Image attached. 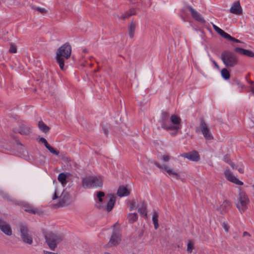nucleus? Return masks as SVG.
Listing matches in <instances>:
<instances>
[{
    "label": "nucleus",
    "instance_id": "obj_17",
    "mask_svg": "<svg viewBox=\"0 0 254 254\" xmlns=\"http://www.w3.org/2000/svg\"><path fill=\"white\" fill-rule=\"evenodd\" d=\"M231 207L230 202L225 200L223 201L221 205L217 208V210L221 214L226 213Z\"/></svg>",
    "mask_w": 254,
    "mask_h": 254
},
{
    "label": "nucleus",
    "instance_id": "obj_21",
    "mask_svg": "<svg viewBox=\"0 0 254 254\" xmlns=\"http://www.w3.org/2000/svg\"><path fill=\"white\" fill-rule=\"evenodd\" d=\"M190 11L191 12V15L193 18H194L197 21L204 23L205 20L204 18L201 16V15L196 11H195L193 8L190 7Z\"/></svg>",
    "mask_w": 254,
    "mask_h": 254
},
{
    "label": "nucleus",
    "instance_id": "obj_2",
    "mask_svg": "<svg viewBox=\"0 0 254 254\" xmlns=\"http://www.w3.org/2000/svg\"><path fill=\"white\" fill-rule=\"evenodd\" d=\"M53 200L58 199V207H64L70 204L71 198L69 195L64 191L63 187H56L54 194L52 197Z\"/></svg>",
    "mask_w": 254,
    "mask_h": 254
},
{
    "label": "nucleus",
    "instance_id": "obj_5",
    "mask_svg": "<svg viewBox=\"0 0 254 254\" xmlns=\"http://www.w3.org/2000/svg\"><path fill=\"white\" fill-rule=\"evenodd\" d=\"M250 200L248 195L244 191L240 190L238 197V201L236 202V207L241 213L245 211L248 207Z\"/></svg>",
    "mask_w": 254,
    "mask_h": 254
},
{
    "label": "nucleus",
    "instance_id": "obj_38",
    "mask_svg": "<svg viewBox=\"0 0 254 254\" xmlns=\"http://www.w3.org/2000/svg\"><path fill=\"white\" fill-rule=\"evenodd\" d=\"M39 141L44 143L46 147L49 145L47 140L45 138H43V137L40 138Z\"/></svg>",
    "mask_w": 254,
    "mask_h": 254
},
{
    "label": "nucleus",
    "instance_id": "obj_25",
    "mask_svg": "<svg viewBox=\"0 0 254 254\" xmlns=\"http://www.w3.org/2000/svg\"><path fill=\"white\" fill-rule=\"evenodd\" d=\"M39 129L44 132H47L49 130V127L47 126L43 122H39L38 124Z\"/></svg>",
    "mask_w": 254,
    "mask_h": 254
},
{
    "label": "nucleus",
    "instance_id": "obj_14",
    "mask_svg": "<svg viewBox=\"0 0 254 254\" xmlns=\"http://www.w3.org/2000/svg\"><path fill=\"white\" fill-rule=\"evenodd\" d=\"M116 197L111 194L107 195V201L106 206L104 208H106L108 212L111 211L115 204Z\"/></svg>",
    "mask_w": 254,
    "mask_h": 254
},
{
    "label": "nucleus",
    "instance_id": "obj_39",
    "mask_svg": "<svg viewBox=\"0 0 254 254\" xmlns=\"http://www.w3.org/2000/svg\"><path fill=\"white\" fill-rule=\"evenodd\" d=\"M25 210L26 211H28L30 213H36V211L34 210V209L33 207H29V208L25 209Z\"/></svg>",
    "mask_w": 254,
    "mask_h": 254
},
{
    "label": "nucleus",
    "instance_id": "obj_34",
    "mask_svg": "<svg viewBox=\"0 0 254 254\" xmlns=\"http://www.w3.org/2000/svg\"><path fill=\"white\" fill-rule=\"evenodd\" d=\"M244 55L247 56L249 57H254V53L249 50H245Z\"/></svg>",
    "mask_w": 254,
    "mask_h": 254
},
{
    "label": "nucleus",
    "instance_id": "obj_7",
    "mask_svg": "<svg viewBox=\"0 0 254 254\" xmlns=\"http://www.w3.org/2000/svg\"><path fill=\"white\" fill-rule=\"evenodd\" d=\"M45 239L47 245L52 250H55L57 245L62 240L61 237L51 232L47 233L45 235Z\"/></svg>",
    "mask_w": 254,
    "mask_h": 254
},
{
    "label": "nucleus",
    "instance_id": "obj_22",
    "mask_svg": "<svg viewBox=\"0 0 254 254\" xmlns=\"http://www.w3.org/2000/svg\"><path fill=\"white\" fill-rule=\"evenodd\" d=\"M67 175L64 173L60 174L58 176V180L62 184V185L57 186L56 187H63V189H64L67 183Z\"/></svg>",
    "mask_w": 254,
    "mask_h": 254
},
{
    "label": "nucleus",
    "instance_id": "obj_36",
    "mask_svg": "<svg viewBox=\"0 0 254 254\" xmlns=\"http://www.w3.org/2000/svg\"><path fill=\"white\" fill-rule=\"evenodd\" d=\"M245 50V49H242L241 48H236L235 49L234 51H235V52H236L239 54L244 55Z\"/></svg>",
    "mask_w": 254,
    "mask_h": 254
},
{
    "label": "nucleus",
    "instance_id": "obj_10",
    "mask_svg": "<svg viewBox=\"0 0 254 254\" xmlns=\"http://www.w3.org/2000/svg\"><path fill=\"white\" fill-rule=\"evenodd\" d=\"M97 206L100 208H103L106 206L107 201V195L102 191H99L97 194Z\"/></svg>",
    "mask_w": 254,
    "mask_h": 254
},
{
    "label": "nucleus",
    "instance_id": "obj_24",
    "mask_svg": "<svg viewBox=\"0 0 254 254\" xmlns=\"http://www.w3.org/2000/svg\"><path fill=\"white\" fill-rule=\"evenodd\" d=\"M138 217L136 213H129L127 216V219L130 223H133L137 220Z\"/></svg>",
    "mask_w": 254,
    "mask_h": 254
},
{
    "label": "nucleus",
    "instance_id": "obj_31",
    "mask_svg": "<svg viewBox=\"0 0 254 254\" xmlns=\"http://www.w3.org/2000/svg\"><path fill=\"white\" fill-rule=\"evenodd\" d=\"M212 26L214 29L221 36H223V35L225 34V32L223 30H222L221 28H220L215 24H213Z\"/></svg>",
    "mask_w": 254,
    "mask_h": 254
},
{
    "label": "nucleus",
    "instance_id": "obj_27",
    "mask_svg": "<svg viewBox=\"0 0 254 254\" xmlns=\"http://www.w3.org/2000/svg\"><path fill=\"white\" fill-rule=\"evenodd\" d=\"M32 8L35 11H37L38 13L44 14L47 12V10L45 8L40 7L36 6H32Z\"/></svg>",
    "mask_w": 254,
    "mask_h": 254
},
{
    "label": "nucleus",
    "instance_id": "obj_4",
    "mask_svg": "<svg viewBox=\"0 0 254 254\" xmlns=\"http://www.w3.org/2000/svg\"><path fill=\"white\" fill-rule=\"evenodd\" d=\"M181 119L176 115H172L170 118V123L169 125H165L164 128L168 130H172L171 134L176 135L181 128Z\"/></svg>",
    "mask_w": 254,
    "mask_h": 254
},
{
    "label": "nucleus",
    "instance_id": "obj_47",
    "mask_svg": "<svg viewBox=\"0 0 254 254\" xmlns=\"http://www.w3.org/2000/svg\"><path fill=\"white\" fill-rule=\"evenodd\" d=\"M105 254H110L108 253H105Z\"/></svg>",
    "mask_w": 254,
    "mask_h": 254
},
{
    "label": "nucleus",
    "instance_id": "obj_16",
    "mask_svg": "<svg viewBox=\"0 0 254 254\" xmlns=\"http://www.w3.org/2000/svg\"><path fill=\"white\" fill-rule=\"evenodd\" d=\"M181 156L192 161L197 162L200 160L198 153L194 151L183 154Z\"/></svg>",
    "mask_w": 254,
    "mask_h": 254
},
{
    "label": "nucleus",
    "instance_id": "obj_45",
    "mask_svg": "<svg viewBox=\"0 0 254 254\" xmlns=\"http://www.w3.org/2000/svg\"><path fill=\"white\" fill-rule=\"evenodd\" d=\"M252 92L254 94V84L252 85Z\"/></svg>",
    "mask_w": 254,
    "mask_h": 254
},
{
    "label": "nucleus",
    "instance_id": "obj_6",
    "mask_svg": "<svg viewBox=\"0 0 254 254\" xmlns=\"http://www.w3.org/2000/svg\"><path fill=\"white\" fill-rule=\"evenodd\" d=\"M221 59L224 64L227 67L234 66L237 64V58L233 53L224 52L221 55Z\"/></svg>",
    "mask_w": 254,
    "mask_h": 254
},
{
    "label": "nucleus",
    "instance_id": "obj_35",
    "mask_svg": "<svg viewBox=\"0 0 254 254\" xmlns=\"http://www.w3.org/2000/svg\"><path fill=\"white\" fill-rule=\"evenodd\" d=\"M9 51L11 53H15L17 52L16 47L15 45L11 44L10 45Z\"/></svg>",
    "mask_w": 254,
    "mask_h": 254
},
{
    "label": "nucleus",
    "instance_id": "obj_1",
    "mask_svg": "<svg viewBox=\"0 0 254 254\" xmlns=\"http://www.w3.org/2000/svg\"><path fill=\"white\" fill-rule=\"evenodd\" d=\"M71 53V48L68 43L64 44L57 50L56 60L62 70L64 69V61L70 57Z\"/></svg>",
    "mask_w": 254,
    "mask_h": 254
},
{
    "label": "nucleus",
    "instance_id": "obj_33",
    "mask_svg": "<svg viewBox=\"0 0 254 254\" xmlns=\"http://www.w3.org/2000/svg\"><path fill=\"white\" fill-rule=\"evenodd\" d=\"M46 148L49 150V151L51 153L57 155H59V152L57 150L55 149L53 147L51 146L49 144L46 147Z\"/></svg>",
    "mask_w": 254,
    "mask_h": 254
},
{
    "label": "nucleus",
    "instance_id": "obj_26",
    "mask_svg": "<svg viewBox=\"0 0 254 254\" xmlns=\"http://www.w3.org/2000/svg\"><path fill=\"white\" fill-rule=\"evenodd\" d=\"M221 75L225 79H228L230 78V73L226 68H223L221 71Z\"/></svg>",
    "mask_w": 254,
    "mask_h": 254
},
{
    "label": "nucleus",
    "instance_id": "obj_41",
    "mask_svg": "<svg viewBox=\"0 0 254 254\" xmlns=\"http://www.w3.org/2000/svg\"><path fill=\"white\" fill-rule=\"evenodd\" d=\"M223 228L224 229V230H225V231L226 232H228V231L229 227L226 224L224 223L223 224Z\"/></svg>",
    "mask_w": 254,
    "mask_h": 254
},
{
    "label": "nucleus",
    "instance_id": "obj_23",
    "mask_svg": "<svg viewBox=\"0 0 254 254\" xmlns=\"http://www.w3.org/2000/svg\"><path fill=\"white\" fill-rule=\"evenodd\" d=\"M158 217L159 213L156 211H154L152 213V219L155 229H157L159 227Z\"/></svg>",
    "mask_w": 254,
    "mask_h": 254
},
{
    "label": "nucleus",
    "instance_id": "obj_37",
    "mask_svg": "<svg viewBox=\"0 0 254 254\" xmlns=\"http://www.w3.org/2000/svg\"><path fill=\"white\" fill-rule=\"evenodd\" d=\"M224 38L230 40V41H232V40H233V37H232L231 36H230L229 34H228V33H225V34L223 35V36H222Z\"/></svg>",
    "mask_w": 254,
    "mask_h": 254
},
{
    "label": "nucleus",
    "instance_id": "obj_8",
    "mask_svg": "<svg viewBox=\"0 0 254 254\" xmlns=\"http://www.w3.org/2000/svg\"><path fill=\"white\" fill-rule=\"evenodd\" d=\"M20 229L21 237L23 242L28 244H31L33 240L27 227L25 225H21Z\"/></svg>",
    "mask_w": 254,
    "mask_h": 254
},
{
    "label": "nucleus",
    "instance_id": "obj_12",
    "mask_svg": "<svg viewBox=\"0 0 254 254\" xmlns=\"http://www.w3.org/2000/svg\"><path fill=\"white\" fill-rule=\"evenodd\" d=\"M121 242V234L119 233H114L108 242V247H115L119 245Z\"/></svg>",
    "mask_w": 254,
    "mask_h": 254
},
{
    "label": "nucleus",
    "instance_id": "obj_3",
    "mask_svg": "<svg viewBox=\"0 0 254 254\" xmlns=\"http://www.w3.org/2000/svg\"><path fill=\"white\" fill-rule=\"evenodd\" d=\"M103 177L101 176H89L83 179L82 186L85 189L102 187L103 186Z\"/></svg>",
    "mask_w": 254,
    "mask_h": 254
},
{
    "label": "nucleus",
    "instance_id": "obj_13",
    "mask_svg": "<svg viewBox=\"0 0 254 254\" xmlns=\"http://www.w3.org/2000/svg\"><path fill=\"white\" fill-rule=\"evenodd\" d=\"M157 166L160 168H161L162 170L165 171L167 173V174L171 177L176 179H179L180 175L173 168L167 167L165 165H159V164H156Z\"/></svg>",
    "mask_w": 254,
    "mask_h": 254
},
{
    "label": "nucleus",
    "instance_id": "obj_46",
    "mask_svg": "<svg viewBox=\"0 0 254 254\" xmlns=\"http://www.w3.org/2000/svg\"><path fill=\"white\" fill-rule=\"evenodd\" d=\"M214 63L217 66V65L216 64V63L214 62Z\"/></svg>",
    "mask_w": 254,
    "mask_h": 254
},
{
    "label": "nucleus",
    "instance_id": "obj_19",
    "mask_svg": "<svg viewBox=\"0 0 254 254\" xmlns=\"http://www.w3.org/2000/svg\"><path fill=\"white\" fill-rule=\"evenodd\" d=\"M130 192V190L126 187L121 186L118 190L117 195L120 197L127 196L129 194Z\"/></svg>",
    "mask_w": 254,
    "mask_h": 254
},
{
    "label": "nucleus",
    "instance_id": "obj_48",
    "mask_svg": "<svg viewBox=\"0 0 254 254\" xmlns=\"http://www.w3.org/2000/svg\"><path fill=\"white\" fill-rule=\"evenodd\" d=\"M253 189H254V186H253Z\"/></svg>",
    "mask_w": 254,
    "mask_h": 254
},
{
    "label": "nucleus",
    "instance_id": "obj_30",
    "mask_svg": "<svg viewBox=\"0 0 254 254\" xmlns=\"http://www.w3.org/2000/svg\"><path fill=\"white\" fill-rule=\"evenodd\" d=\"M135 26L134 24L131 23L128 28L129 35L130 37H132L134 34Z\"/></svg>",
    "mask_w": 254,
    "mask_h": 254
},
{
    "label": "nucleus",
    "instance_id": "obj_40",
    "mask_svg": "<svg viewBox=\"0 0 254 254\" xmlns=\"http://www.w3.org/2000/svg\"><path fill=\"white\" fill-rule=\"evenodd\" d=\"M130 210H134V209H135L136 207V205L135 204V203L134 202H132L131 204H130Z\"/></svg>",
    "mask_w": 254,
    "mask_h": 254
},
{
    "label": "nucleus",
    "instance_id": "obj_32",
    "mask_svg": "<svg viewBox=\"0 0 254 254\" xmlns=\"http://www.w3.org/2000/svg\"><path fill=\"white\" fill-rule=\"evenodd\" d=\"M158 157L164 162L169 161L170 159V157L168 154H163L161 156H159Z\"/></svg>",
    "mask_w": 254,
    "mask_h": 254
},
{
    "label": "nucleus",
    "instance_id": "obj_20",
    "mask_svg": "<svg viewBox=\"0 0 254 254\" xmlns=\"http://www.w3.org/2000/svg\"><path fill=\"white\" fill-rule=\"evenodd\" d=\"M230 11L231 13L235 14H239L242 13V9L239 2H236L233 3L231 6Z\"/></svg>",
    "mask_w": 254,
    "mask_h": 254
},
{
    "label": "nucleus",
    "instance_id": "obj_28",
    "mask_svg": "<svg viewBox=\"0 0 254 254\" xmlns=\"http://www.w3.org/2000/svg\"><path fill=\"white\" fill-rule=\"evenodd\" d=\"M138 211L142 216H143L145 218L147 217V212L145 206H142L139 208L138 210Z\"/></svg>",
    "mask_w": 254,
    "mask_h": 254
},
{
    "label": "nucleus",
    "instance_id": "obj_44",
    "mask_svg": "<svg viewBox=\"0 0 254 254\" xmlns=\"http://www.w3.org/2000/svg\"><path fill=\"white\" fill-rule=\"evenodd\" d=\"M244 236H250V235H249V234L248 232H245L244 233Z\"/></svg>",
    "mask_w": 254,
    "mask_h": 254
},
{
    "label": "nucleus",
    "instance_id": "obj_43",
    "mask_svg": "<svg viewBox=\"0 0 254 254\" xmlns=\"http://www.w3.org/2000/svg\"><path fill=\"white\" fill-rule=\"evenodd\" d=\"M134 14V10H133L131 12V13L130 14H128L127 16H126V17L129 16V15H133Z\"/></svg>",
    "mask_w": 254,
    "mask_h": 254
},
{
    "label": "nucleus",
    "instance_id": "obj_29",
    "mask_svg": "<svg viewBox=\"0 0 254 254\" xmlns=\"http://www.w3.org/2000/svg\"><path fill=\"white\" fill-rule=\"evenodd\" d=\"M194 244L192 241H189L187 245V251L189 253H191L194 249Z\"/></svg>",
    "mask_w": 254,
    "mask_h": 254
},
{
    "label": "nucleus",
    "instance_id": "obj_42",
    "mask_svg": "<svg viewBox=\"0 0 254 254\" xmlns=\"http://www.w3.org/2000/svg\"><path fill=\"white\" fill-rule=\"evenodd\" d=\"M232 41H233V42H236V43H240V41L239 40L236 39H235L234 38H233V40H232Z\"/></svg>",
    "mask_w": 254,
    "mask_h": 254
},
{
    "label": "nucleus",
    "instance_id": "obj_9",
    "mask_svg": "<svg viewBox=\"0 0 254 254\" xmlns=\"http://www.w3.org/2000/svg\"><path fill=\"white\" fill-rule=\"evenodd\" d=\"M224 175L226 179L229 181L238 186H242L243 185V182L235 176L232 172L230 170L227 169L226 170L224 171Z\"/></svg>",
    "mask_w": 254,
    "mask_h": 254
},
{
    "label": "nucleus",
    "instance_id": "obj_15",
    "mask_svg": "<svg viewBox=\"0 0 254 254\" xmlns=\"http://www.w3.org/2000/svg\"><path fill=\"white\" fill-rule=\"evenodd\" d=\"M199 128L206 139L211 140L213 139V136L210 131L209 128L204 123L202 122L200 124Z\"/></svg>",
    "mask_w": 254,
    "mask_h": 254
},
{
    "label": "nucleus",
    "instance_id": "obj_11",
    "mask_svg": "<svg viewBox=\"0 0 254 254\" xmlns=\"http://www.w3.org/2000/svg\"><path fill=\"white\" fill-rule=\"evenodd\" d=\"M0 229L5 235L11 236L12 234V229L9 224L0 218Z\"/></svg>",
    "mask_w": 254,
    "mask_h": 254
},
{
    "label": "nucleus",
    "instance_id": "obj_18",
    "mask_svg": "<svg viewBox=\"0 0 254 254\" xmlns=\"http://www.w3.org/2000/svg\"><path fill=\"white\" fill-rule=\"evenodd\" d=\"M224 160L229 163L233 169H236L240 173H244V166L242 164H238L235 165V164L230 161L229 158L228 156H225L224 157Z\"/></svg>",
    "mask_w": 254,
    "mask_h": 254
}]
</instances>
